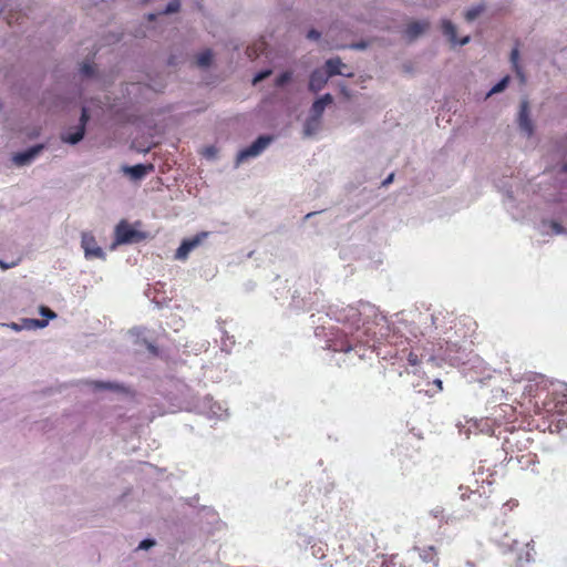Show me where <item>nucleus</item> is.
<instances>
[{"label": "nucleus", "mask_w": 567, "mask_h": 567, "mask_svg": "<svg viewBox=\"0 0 567 567\" xmlns=\"http://www.w3.org/2000/svg\"><path fill=\"white\" fill-rule=\"evenodd\" d=\"M181 8V3L178 0H173L171 1L166 9L164 10V13H174V12H177Z\"/></svg>", "instance_id": "c756f323"}, {"label": "nucleus", "mask_w": 567, "mask_h": 567, "mask_svg": "<svg viewBox=\"0 0 567 567\" xmlns=\"http://www.w3.org/2000/svg\"><path fill=\"white\" fill-rule=\"evenodd\" d=\"M153 169H154V166L152 164H148V165L137 164L134 166L124 167V172L127 175H130V177L134 181L142 179L146 174H148Z\"/></svg>", "instance_id": "6ab92c4d"}, {"label": "nucleus", "mask_w": 567, "mask_h": 567, "mask_svg": "<svg viewBox=\"0 0 567 567\" xmlns=\"http://www.w3.org/2000/svg\"><path fill=\"white\" fill-rule=\"evenodd\" d=\"M328 349L333 352H349V351H359L365 350L363 348V342L360 339V334H351L348 336L344 331H337L332 334L331 338L328 339Z\"/></svg>", "instance_id": "f03ea898"}, {"label": "nucleus", "mask_w": 567, "mask_h": 567, "mask_svg": "<svg viewBox=\"0 0 567 567\" xmlns=\"http://www.w3.org/2000/svg\"><path fill=\"white\" fill-rule=\"evenodd\" d=\"M199 411L209 419L223 420L228 415L227 408L221 403L215 402L213 398L205 396L199 405Z\"/></svg>", "instance_id": "0eeeda50"}, {"label": "nucleus", "mask_w": 567, "mask_h": 567, "mask_svg": "<svg viewBox=\"0 0 567 567\" xmlns=\"http://www.w3.org/2000/svg\"><path fill=\"white\" fill-rule=\"evenodd\" d=\"M307 38L310 39V40H318L320 38V32L315 30V29H311L308 32Z\"/></svg>", "instance_id": "c9c22d12"}, {"label": "nucleus", "mask_w": 567, "mask_h": 567, "mask_svg": "<svg viewBox=\"0 0 567 567\" xmlns=\"http://www.w3.org/2000/svg\"><path fill=\"white\" fill-rule=\"evenodd\" d=\"M89 118H90L89 112L85 107H83L82 112H81V116H80V124L78 125V127H83V130L85 131V126H86Z\"/></svg>", "instance_id": "7c9ffc66"}, {"label": "nucleus", "mask_w": 567, "mask_h": 567, "mask_svg": "<svg viewBox=\"0 0 567 567\" xmlns=\"http://www.w3.org/2000/svg\"><path fill=\"white\" fill-rule=\"evenodd\" d=\"M433 384L437 386L439 391L442 390V381L440 379L433 380Z\"/></svg>", "instance_id": "37998d69"}, {"label": "nucleus", "mask_w": 567, "mask_h": 567, "mask_svg": "<svg viewBox=\"0 0 567 567\" xmlns=\"http://www.w3.org/2000/svg\"><path fill=\"white\" fill-rule=\"evenodd\" d=\"M355 48H364V44H357Z\"/></svg>", "instance_id": "de8ad7c7"}, {"label": "nucleus", "mask_w": 567, "mask_h": 567, "mask_svg": "<svg viewBox=\"0 0 567 567\" xmlns=\"http://www.w3.org/2000/svg\"><path fill=\"white\" fill-rule=\"evenodd\" d=\"M43 150V145H35L24 152H19L13 155V163L18 166H24L31 163L34 157Z\"/></svg>", "instance_id": "ddd939ff"}, {"label": "nucleus", "mask_w": 567, "mask_h": 567, "mask_svg": "<svg viewBox=\"0 0 567 567\" xmlns=\"http://www.w3.org/2000/svg\"><path fill=\"white\" fill-rule=\"evenodd\" d=\"M312 215H313V213H308L306 217L309 218Z\"/></svg>", "instance_id": "3c124183"}, {"label": "nucleus", "mask_w": 567, "mask_h": 567, "mask_svg": "<svg viewBox=\"0 0 567 567\" xmlns=\"http://www.w3.org/2000/svg\"><path fill=\"white\" fill-rule=\"evenodd\" d=\"M551 433H558L563 437L567 436V384H561L560 390L556 391L555 412L549 424Z\"/></svg>", "instance_id": "f257e3e1"}, {"label": "nucleus", "mask_w": 567, "mask_h": 567, "mask_svg": "<svg viewBox=\"0 0 567 567\" xmlns=\"http://www.w3.org/2000/svg\"><path fill=\"white\" fill-rule=\"evenodd\" d=\"M272 141L271 136L261 135L251 145L241 150L236 158L237 165L245 162L249 157L259 155Z\"/></svg>", "instance_id": "20e7f679"}, {"label": "nucleus", "mask_w": 567, "mask_h": 567, "mask_svg": "<svg viewBox=\"0 0 567 567\" xmlns=\"http://www.w3.org/2000/svg\"><path fill=\"white\" fill-rule=\"evenodd\" d=\"M81 246L84 250L85 258H87V259H92V258L104 259L105 258V252L97 245V241L92 233H89V231L82 233Z\"/></svg>", "instance_id": "423d86ee"}, {"label": "nucleus", "mask_w": 567, "mask_h": 567, "mask_svg": "<svg viewBox=\"0 0 567 567\" xmlns=\"http://www.w3.org/2000/svg\"><path fill=\"white\" fill-rule=\"evenodd\" d=\"M128 341L138 351H147L150 354H157L156 339L145 328H133L128 331Z\"/></svg>", "instance_id": "7ed1b4c3"}, {"label": "nucleus", "mask_w": 567, "mask_h": 567, "mask_svg": "<svg viewBox=\"0 0 567 567\" xmlns=\"http://www.w3.org/2000/svg\"><path fill=\"white\" fill-rule=\"evenodd\" d=\"M320 124V120H317L316 121V117L311 116L307 123H306V127H305V132L307 135H310L312 134L319 126Z\"/></svg>", "instance_id": "bb28decb"}, {"label": "nucleus", "mask_w": 567, "mask_h": 567, "mask_svg": "<svg viewBox=\"0 0 567 567\" xmlns=\"http://www.w3.org/2000/svg\"><path fill=\"white\" fill-rule=\"evenodd\" d=\"M534 558H535V547H534V542L530 540V542H527L524 547L522 548V550L518 553L517 555V563L519 565H523V564H528V563H532L534 561Z\"/></svg>", "instance_id": "aec40b11"}, {"label": "nucleus", "mask_w": 567, "mask_h": 567, "mask_svg": "<svg viewBox=\"0 0 567 567\" xmlns=\"http://www.w3.org/2000/svg\"><path fill=\"white\" fill-rule=\"evenodd\" d=\"M266 50V42L265 41H258L246 49V54L249 59L254 60L257 59L261 53H264Z\"/></svg>", "instance_id": "4be33fe9"}, {"label": "nucleus", "mask_w": 567, "mask_h": 567, "mask_svg": "<svg viewBox=\"0 0 567 567\" xmlns=\"http://www.w3.org/2000/svg\"><path fill=\"white\" fill-rule=\"evenodd\" d=\"M518 58H519V51H518V48L516 47V48H514V49L512 50V53H511V61H512V63H513V65H514V68H515V70H516L517 75H519V76H520V79H522V82H524V81H525V79H524V76H523V74L520 73L519 68H518Z\"/></svg>", "instance_id": "a878e982"}, {"label": "nucleus", "mask_w": 567, "mask_h": 567, "mask_svg": "<svg viewBox=\"0 0 567 567\" xmlns=\"http://www.w3.org/2000/svg\"><path fill=\"white\" fill-rule=\"evenodd\" d=\"M507 83H508V76H505L504 79H502L497 84H495L491 91L488 92L487 96L494 94V93H498L501 91H503L506 86H507Z\"/></svg>", "instance_id": "cd10ccee"}, {"label": "nucleus", "mask_w": 567, "mask_h": 567, "mask_svg": "<svg viewBox=\"0 0 567 567\" xmlns=\"http://www.w3.org/2000/svg\"><path fill=\"white\" fill-rule=\"evenodd\" d=\"M393 178H394V174L392 173V174H390V175H389V176L383 181V183H382V184H383V185H389L390 183H392Z\"/></svg>", "instance_id": "a19ab883"}, {"label": "nucleus", "mask_w": 567, "mask_h": 567, "mask_svg": "<svg viewBox=\"0 0 567 567\" xmlns=\"http://www.w3.org/2000/svg\"><path fill=\"white\" fill-rule=\"evenodd\" d=\"M341 316L342 317L340 318V320L348 322L350 324V328H354L355 333L359 334L360 324L362 321L360 310L357 307L349 306L342 310Z\"/></svg>", "instance_id": "f8f14e48"}, {"label": "nucleus", "mask_w": 567, "mask_h": 567, "mask_svg": "<svg viewBox=\"0 0 567 567\" xmlns=\"http://www.w3.org/2000/svg\"><path fill=\"white\" fill-rule=\"evenodd\" d=\"M431 514L435 517V518H439L443 515V509L441 507H435L434 509L431 511Z\"/></svg>", "instance_id": "e433bc0d"}, {"label": "nucleus", "mask_w": 567, "mask_h": 567, "mask_svg": "<svg viewBox=\"0 0 567 567\" xmlns=\"http://www.w3.org/2000/svg\"><path fill=\"white\" fill-rule=\"evenodd\" d=\"M563 171H564V172H567V164H565V165L563 166Z\"/></svg>", "instance_id": "09e8293b"}, {"label": "nucleus", "mask_w": 567, "mask_h": 567, "mask_svg": "<svg viewBox=\"0 0 567 567\" xmlns=\"http://www.w3.org/2000/svg\"><path fill=\"white\" fill-rule=\"evenodd\" d=\"M417 391H419V392H425L426 394H429V393H430V391H429V390H424V389H419Z\"/></svg>", "instance_id": "a18cd8bd"}, {"label": "nucleus", "mask_w": 567, "mask_h": 567, "mask_svg": "<svg viewBox=\"0 0 567 567\" xmlns=\"http://www.w3.org/2000/svg\"><path fill=\"white\" fill-rule=\"evenodd\" d=\"M116 243L128 244L142 239V234L133 229L126 221H121L115 228Z\"/></svg>", "instance_id": "1a4fd4ad"}, {"label": "nucleus", "mask_w": 567, "mask_h": 567, "mask_svg": "<svg viewBox=\"0 0 567 567\" xmlns=\"http://www.w3.org/2000/svg\"><path fill=\"white\" fill-rule=\"evenodd\" d=\"M291 72H284L276 79V85L277 86H284L286 83H288L291 80Z\"/></svg>", "instance_id": "c85d7f7f"}, {"label": "nucleus", "mask_w": 567, "mask_h": 567, "mask_svg": "<svg viewBox=\"0 0 567 567\" xmlns=\"http://www.w3.org/2000/svg\"><path fill=\"white\" fill-rule=\"evenodd\" d=\"M442 31L446 35L452 44L464 45L470 41V37H464L460 41L456 37V28L450 20L442 21Z\"/></svg>", "instance_id": "f3484780"}, {"label": "nucleus", "mask_w": 567, "mask_h": 567, "mask_svg": "<svg viewBox=\"0 0 567 567\" xmlns=\"http://www.w3.org/2000/svg\"><path fill=\"white\" fill-rule=\"evenodd\" d=\"M516 545H517V540L514 539V540H512V544L509 545V548L512 550H514L516 548Z\"/></svg>", "instance_id": "c03bdc74"}, {"label": "nucleus", "mask_w": 567, "mask_h": 567, "mask_svg": "<svg viewBox=\"0 0 567 567\" xmlns=\"http://www.w3.org/2000/svg\"><path fill=\"white\" fill-rule=\"evenodd\" d=\"M207 236V231H202L192 238L184 239L175 252V259L186 260L189 252L197 248Z\"/></svg>", "instance_id": "6e6552de"}, {"label": "nucleus", "mask_w": 567, "mask_h": 567, "mask_svg": "<svg viewBox=\"0 0 567 567\" xmlns=\"http://www.w3.org/2000/svg\"><path fill=\"white\" fill-rule=\"evenodd\" d=\"M340 92L346 99H350L351 94L346 85H340Z\"/></svg>", "instance_id": "4c0bfd02"}, {"label": "nucleus", "mask_w": 567, "mask_h": 567, "mask_svg": "<svg viewBox=\"0 0 567 567\" xmlns=\"http://www.w3.org/2000/svg\"><path fill=\"white\" fill-rule=\"evenodd\" d=\"M302 543H307V544H308V543H309L308 538H306V537H305V538L302 539Z\"/></svg>", "instance_id": "8fccbe9b"}, {"label": "nucleus", "mask_w": 567, "mask_h": 567, "mask_svg": "<svg viewBox=\"0 0 567 567\" xmlns=\"http://www.w3.org/2000/svg\"><path fill=\"white\" fill-rule=\"evenodd\" d=\"M329 78L326 74L324 70L316 69L309 80V90L317 93L319 92L328 82Z\"/></svg>", "instance_id": "dca6fc26"}, {"label": "nucleus", "mask_w": 567, "mask_h": 567, "mask_svg": "<svg viewBox=\"0 0 567 567\" xmlns=\"http://www.w3.org/2000/svg\"><path fill=\"white\" fill-rule=\"evenodd\" d=\"M528 112V102L523 101L519 110L518 124L520 131L524 132L529 137L533 134L534 127L529 118Z\"/></svg>", "instance_id": "2eb2a0df"}, {"label": "nucleus", "mask_w": 567, "mask_h": 567, "mask_svg": "<svg viewBox=\"0 0 567 567\" xmlns=\"http://www.w3.org/2000/svg\"><path fill=\"white\" fill-rule=\"evenodd\" d=\"M40 313L44 316L47 319H53L56 317V313L51 310L48 307H40ZM48 324V320H39V319H24L23 324L19 326L17 323H12V328L14 330H21L22 328L25 329H37V328H43Z\"/></svg>", "instance_id": "9d476101"}, {"label": "nucleus", "mask_w": 567, "mask_h": 567, "mask_svg": "<svg viewBox=\"0 0 567 567\" xmlns=\"http://www.w3.org/2000/svg\"><path fill=\"white\" fill-rule=\"evenodd\" d=\"M417 358L419 357H409V361H410L411 365H416L419 363Z\"/></svg>", "instance_id": "79ce46f5"}, {"label": "nucleus", "mask_w": 567, "mask_h": 567, "mask_svg": "<svg viewBox=\"0 0 567 567\" xmlns=\"http://www.w3.org/2000/svg\"><path fill=\"white\" fill-rule=\"evenodd\" d=\"M155 545V540L151 538L143 539L138 549L147 550L152 548Z\"/></svg>", "instance_id": "72a5a7b5"}, {"label": "nucleus", "mask_w": 567, "mask_h": 567, "mask_svg": "<svg viewBox=\"0 0 567 567\" xmlns=\"http://www.w3.org/2000/svg\"><path fill=\"white\" fill-rule=\"evenodd\" d=\"M86 384L93 392L110 391L121 395H127L128 390L121 383L104 381H87Z\"/></svg>", "instance_id": "9b49d317"}, {"label": "nucleus", "mask_w": 567, "mask_h": 567, "mask_svg": "<svg viewBox=\"0 0 567 567\" xmlns=\"http://www.w3.org/2000/svg\"><path fill=\"white\" fill-rule=\"evenodd\" d=\"M408 559L413 563L419 559L424 564H432L434 567L439 563L437 551L434 546L413 547L408 551Z\"/></svg>", "instance_id": "39448f33"}, {"label": "nucleus", "mask_w": 567, "mask_h": 567, "mask_svg": "<svg viewBox=\"0 0 567 567\" xmlns=\"http://www.w3.org/2000/svg\"><path fill=\"white\" fill-rule=\"evenodd\" d=\"M84 134H85V131L83 130V127L76 126L72 133L62 134L61 140L64 143L74 145V144L79 143L84 137Z\"/></svg>", "instance_id": "412c9836"}, {"label": "nucleus", "mask_w": 567, "mask_h": 567, "mask_svg": "<svg viewBox=\"0 0 567 567\" xmlns=\"http://www.w3.org/2000/svg\"><path fill=\"white\" fill-rule=\"evenodd\" d=\"M326 106L319 102V100H316L311 107V116L316 117L317 120H320L321 115L324 112Z\"/></svg>", "instance_id": "393cba45"}, {"label": "nucleus", "mask_w": 567, "mask_h": 567, "mask_svg": "<svg viewBox=\"0 0 567 567\" xmlns=\"http://www.w3.org/2000/svg\"><path fill=\"white\" fill-rule=\"evenodd\" d=\"M430 24L427 21H413L405 28V35L409 40H414L429 29Z\"/></svg>", "instance_id": "a211bd4d"}, {"label": "nucleus", "mask_w": 567, "mask_h": 567, "mask_svg": "<svg viewBox=\"0 0 567 567\" xmlns=\"http://www.w3.org/2000/svg\"><path fill=\"white\" fill-rule=\"evenodd\" d=\"M321 104L324 106L331 104L333 102L332 95L330 93H327L322 95L320 99H318Z\"/></svg>", "instance_id": "f704fd0d"}, {"label": "nucleus", "mask_w": 567, "mask_h": 567, "mask_svg": "<svg viewBox=\"0 0 567 567\" xmlns=\"http://www.w3.org/2000/svg\"><path fill=\"white\" fill-rule=\"evenodd\" d=\"M346 68H347V65L343 64L339 58L329 59L326 62L324 72L328 75V78H331L333 75H343V76H348V78L353 76L352 72L343 71V69H346Z\"/></svg>", "instance_id": "4468645a"}, {"label": "nucleus", "mask_w": 567, "mask_h": 567, "mask_svg": "<svg viewBox=\"0 0 567 567\" xmlns=\"http://www.w3.org/2000/svg\"><path fill=\"white\" fill-rule=\"evenodd\" d=\"M212 61H213V52L209 49L200 52L196 58V64L199 68L209 66Z\"/></svg>", "instance_id": "5701e85b"}, {"label": "nucleus", "mask_w": 567, "mask_h": 567, "mask_svg": "<svg viewBox=\"0 0 567 567\" xmlns=\"http://www.w3.org/2000/svg\"><path fill=\"white\" fill-rule=\"evenodd\" d=\"M81 73L84 75V76H91L94 74V66L92 64H89V63H84L82 66H81Z\"/></svg>", "instance_id": "473e14b6"}, {"label": "nucleus", "mask_w": 567, "mask_h": 567, "mask_svg": "<svg viewBox=\"0 0 567 567\" xmlns=\"http://www.w3.org/2000/svg\"><path fill=\"white\" fill-rule=\"evenodd\" d=\"M484 6L480 4V6H476L474 8H471L468 9L466 12H465V19L466 21L468 22H472L474 21L483 11H484Z\"/></svg>", "instance_id": "b1692460"}, {"label": "nucleus", "mask_w": 567, "mask_h": 567, "mask_svg": "<svg viewBox=\"0 0 567 567\" xmlns=\"http://www.w3.org/2000/svg\"><path fill=\"white\" fill-rule=\"evenodd\" d=\"M435 358H436V357H431L429 361L434 362Z\"/></svg>", "instance_id": "603ef678"}, {"label": "nucleus", "mask_w": 567, "mask_h": 567, "mask_svg": "<svg viewBox=\"0 0 567 567\" xmlns=\"http://www.w3.org/2000/svg\"><path fill=\"white\" fill-rule=\"evenodd\" d=\"M551 227H553V229H554L557 234H559V233H561V231H563V227H561V225H560V224H558V223H555V221H554V223L551 224Z\"/></svg>", "instance_id": "ea45409f"}, {"label": "nucleus", "mask_w": 567, "mask_h": 567, "mask_svg": "<svg viewBox=\"0 0 567 567\" xmlns=\"http://www.w3.org/2000/svg\"><path fill=\"white\" fill-rule=\"evenodd\" d=\"M0 266H1L3 269H7V268H8V266H7V265H4L2 261H0Z\"/></svg>", "instance_id": "49530a36"}, {"label": "nucleus", "mask_w": 567, "mask_h": 567, "mask_svg": "<svg viewBox=\"0 0 567 567\" xmlns=\"http://www.w3.org/2000/svg\"><path fill=\"white\" fill-rule=\"evenodd\" d=\"M270 74H271L270 70L261 71L254 76L252 83L257 84L258 82L268 78Z\"/></svg>", "instance_id": "2f4dec72"}, {"label": "nucleus", "mask_w": 567, "mask_h": 567, "mask_svg": "<svg viewBox=\"0 0 567 567\" xmlns=\"http://www.w3.org/2000/svg\"><path fill=\"white\" fill-rule=\"evenodd\" d=\"M545 378L544 375H535L532 381L536 382V385L539 386L544 382Z\"/></svg>", "instance_id": "58836bf2"}]
</instances>
